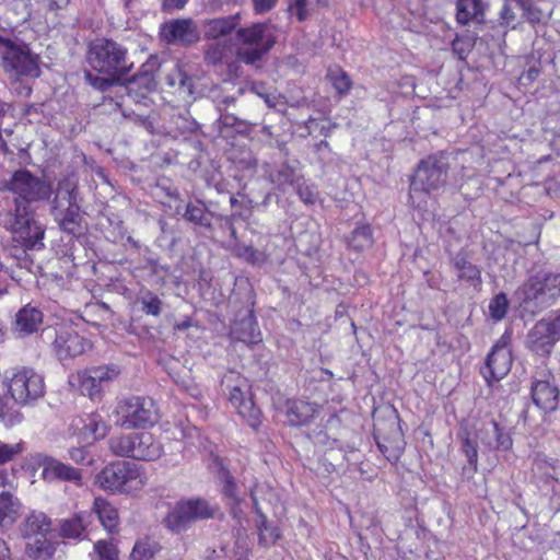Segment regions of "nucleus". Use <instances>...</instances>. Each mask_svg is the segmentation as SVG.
<instances>
[{"mask_svg":"<svg viewBox=\"0 0 560 560\" xmlns=\"http://www.w3.org/2000/svg\"><path fill=\"white\" fill-rule=\"evenodd\" d=\"M458 440L465 455H478L480 447L483 452L506 453L513 446L510 430L493 419H464L459 423Z\"/></svg>","mask_w":560,"mask_h":560,"instance_id":"obj_1","label":"nucleus"},{"mask_svg":"<svg viewBox=\"0 0 560 560\" xmlns=\"http://www.w3.org/2000/svg\"><path fill=\"white\" fill-rule=\"evenodd\" d=\"M113 415L115 424L124 429H149L160 420L158 405L148 396L118 399Z\"/></svg>","mask_w":560,"mask_h":560,"instance_id":"obj_2","label":"nucleus"},{"mask_svg":"<svg viewBox=\"0 0 560 560\" xmlns=\"http://www.w3.org/2000/svg\"><path fill=\"white\" fill-rule=\"evenodd\" d=\"M14 209L0 217V224L12 234L16 235L25 249H40L44 247L45 229L34 219V213L28 205L14 199Z\"/></svg>","mask_w":560,"mask_h":560,"instance_id":"obj_3","label":"nucleus"},{"mask_svg":"<svg viewBox=\"0 0 560 560\" xmlns=\"http://www.w3.org/2000/svg\"><path fill=\"white\" fill-rule=\"evenodd\" d=\"M450 164L444 152L429 154L418 163L410 178L409 197L422 192L431 195L447 183Z\"/></svg>","mask_w":560,"mask_h":560,"instance_id":"obj_4","label":"nucleus"},{"mask_svg":"<svg viewBox=\"0 0 560 560\" xmlns=\"http://www.w3.org/2000/svg\"><path fill=\"white\" fill-rule=\"evenodd\" d=\"M88 62L98 73L120 78L130 71L127 65V49L113 39L98 38L88 51Z\"/></svg>","mask_w":560,"mask_h":560,"instance_id":"obj_5","label":"nucleus"},{"mask_svg":"<svg viewBox=\"0 0 560 560\" xmlns=\"http://www.w3.org/2000/svg\"><path fill=\"white\" fill-rule=\"evenodd\" d=\"M516 295L525 305L551 306L560 298V273L538 271L518 287Z\"/></svg>","mask_w":560,"mask_h":560,"instance_id":"obj_6","label":"nucleus"},{"mask_svg":"<svg viewBox=\"0 0 560 560\" xmlns=\"http://www.w3.org/2000/svg\"><path fill=\"white\" fill-rule=\"evenodd\" d=\"M22 535L26 540L25 556L50 559L55 553L51 542V521L42 512L31 513L22 524Z\"/></svg>","mask_w":560,"mask_h":560,"instance_id":"obj_7","label":"nucleus"},{"mask_svg":"<svg viewBox=\"0 0 560 560\" xmlns=\"http://www.w3.org/2000/svg\"><path fill=\"white\" fill-rule=\"evenodd\" d=\"M1 67L11 78H38L40 75L39 57L30 51L26 45H18L0 36Z\"/></svg>","mask_w":560,"mask_h":560,"instance_id":"obj_8","label":"nucleus"},{"mask_svg":"<svg viewBox=\"0 0 560 560\" xmlns=\"http://www.w3.org/2000/svg\"><path fill=\"white\" fill-rule=\"evenodd\" d=\"M236 37L243 45L250 46L238 51V58L247 65L261 60L276 44L275 27L270 22L240 27L236 30Z\"/></svg>","mask_w":560,"mask_h":560,"instance_id":"obj_9","label":"nucleus"},{"mask_svg":"<svg viewBox=\"0 0 560 560\" xmlns=\"http://www.w3.org/2000/svg\"><path fill=\"white\" fill-rule=\"evenodd\" d=\"M120 374L115 364H105L79 370L69 375L70 387L91 400L100 401L103 398V384L113 382Z\"/></svg>","mask_w":560,"mask_h":560,"instance_id":"obj_10","label":"nucleus"},{"mask_svg":"<svg viewBox=\"0 0 560 560\" xmlns=\"http://www.w3.org/2000/svg\"><path fill=\"white\" fill-rule=\"evenodd\" d=\"M217 509L205 499H189L176 503L164 518V525L173 533L185 532L192 523L212 518Z\"/></svg>","mask_w":560,"mask_h":560,"instance_id":"obj_11","label":"nucleus"},{"mask_svg":"<svg viewBox=\"0 0 560 560\" xmlns=\"http://www.w3.org/2000/svg\"><path fill=\"white\" fill-rule=\"evenodd\" d=\"M3 190L12 192L21 203L48 200L51 186L44 179L33 175L28 170H18L4 183Z\"/></svg>","mask_w":560,"mask_h":560,"instance_id":"obj_12","label":"nucleus"},{"mask_svg":"<svg viewBox=\"0 0 560 560\" xmlns=\"http://www.w3.org/2000/svg\"><path fill=\"white\" fill-rule=\"evenodd\" d=\"M44 376L32 368L15 370L8 383L10 397L19 405H27L42 398L45 394Z\"/></svg>","mask_w":560,"mask_h":560,"instance_id":"obj_13","label":"nucleus"},{"mask_svg":"<svg viewBox=\"0 0 560 560\" xmlns=\"http://www.w3.org/2000/svg\"><path fill=\"white\" fill-rule=\"evenodd\" d=\"M226 381L232 383L229 385V401L237 410L238 416L250 428L257 430L261 424V411L250 397L245 396L250 388L247 378L231 372L230 376H226Z\"/></svg>","mask_w":560,"mask_h":560,"instance_id":"obj_14","label":"nucleus"},{"mask_svg":"<svg viewBox=\"0 0 560 560\" xmlns=\"http://www.w3.org/2000/svg\"><path fill=\"white\" fill-rule=\"evenodd\" d=\"M373 436L383 455H400L404 452L406 442L396 411L389 417L374 420Z\"/></svg>","mask_w":560,"mask_h":560,"instance_id":"obj_15","label":"nucleus"},{"mask_svg":"<svg viewBox=\"0 0 560 560\" xmlns=\"http://www.w3.org/2000/svg\"><path fill=\"white\" fill-rule=\"evenodd\" d=\"M71 429L77 438L78 447L72 446L70 455H73L74 450L80 452V455H86L89 446L106 436L108 427L100 413L92 412L74 418Z\"/></svg>","mask_w":560,"mask_h":560,"instance_id":"obj_16","label":"nucleus"},{"mask_svg":"<svg viewBox=\"0 0 560 560\" xmlns=\"http://www.w3.org/2000/svg\"><path fill=\"white\" fill-rule=\"evenodd\" d=\"M512 364L511 335L504 332L488 353L481 374L489 384L499 382L509 374Z\"/></svg>","mask_w":560,"mask_h":560,"instance_id":"obj_17","label":"nucleus"},{"mask_svg":"<svg viewBox=\"0 0 560 560\" xmlns=\"http://www.w3.org/2000/svg\"><path fill=\"white\" fill-rule=\"evenodd\" d=\"M51 212L65 232L72 235L81 232L83 217L74 190L57 195L51 203Z\"/></svg>","mask_w":560,"mask_h":560,"instance_id":"obj_18","label":"nucleus"},{"mask_svg":"<svg viewBox=\"0 0 560 560\" xmlns=\"http://www.w3.org/2000/svg\"><path fill=\"white\" fill-rule=\"evenodd\" d=\"M529 394L537 408L546 412L558 408L560 390L550 370L536 371L532 375Z\"/></svg>","mask_w":560,"mask_h":560,"instance_id":"obj_19","label":"nucleus"},{"mask_svg":"<svg viewBox=\"0 0 560 560\" xmlns=\"http://www.w3.org/2000/svg\"><path fill=\"white\" fill-rule=\"evenodd\" d=\"M110 448L114 455H154L160 451L152 434L145 432L115 436L110 440Z\"/></svg>","mask_w":560,"mask_h":560,"instance_id":"obj_20","label":"nucleus"},{"mask_svg":"<svg viewBox=\"0 0 560 560\" xmlns=\"http://www.w3.org/2000/svg\"><path fill=\"white\" fill-rule=\"evenodd\" d=\"M139 471L128 462H115L106 466L97 476L96 483L106 491H120L129 481L136 480Z\"/></svg>","mask_w":560,"mask_h":560,"instance_id":"obj_21","label":"nucleus"},{"mask_svg":"<svg viewBox=\"0 0 560 560\" xmlns=\"http://www.w3.org/2000/svg\"><path fill=\"white\" fill-rule=\"evenodd\" d=\"M52 345L58 359L61 361L82 355L92 347L90 340L71 328L60 329Z\"/></svg>","mask_w":560,"mask_h":560,"instance_id":"obj_22","label":"nucleus"},{"mask_svg":"<svg viewBox=\"0 0 560 560\" xmlns=\"http://www.w3.org/2000/svg\"><path fill=\"white\" fill-rule=\"evenodd\" d=\"M162 34L168 44H180L183 46H190L200 38L198 27L191 19L170 21L163 26Z\"/></svg>","mask_w":560,"mask_h":560,"instance_id":"obj_23","label":"nucleus"},{"mask_svg":"<svg viewBox=\"0 0 560 560\" xmlns=\"http://www.w3.org/2000/svg\"><path fill=\"white\" fill-rule=\"evenodd\" d=\"M284 408L287 423L291 427L308 425L320 413V407L317 404L296 398L287 399Z\"/></svg>","mask_w":560,"mask_h":560,"instance_id":"obj_24","label":"nucleus"},{"mask_svg":"<svg viewBox=\"0 0 560 560\" xmlns=\"http://www.w3.org/2000/svg\"><path fill=\"white\" fill-rule=\"evenodd\" d=\"M210 468L222 483V492L230 501L231 511L234 516H236L238 506L243 502V498L238 495L237 485L231 474L230 466L222 459V457H214Z\"/></svg>","mask_w":560,"mask_h":560,"instance_id":"obj_25","label":"nucleus"},{"mask_svg":"<svg viewBox=\"0 0 560 560\" xmlns=\"http://www.w3.org/2000/svg\"><path fill=\"white\" fill-rule=\"evenodd\" d=\"M559 340L545 318L538 320L528 332V348L538 355H549Z\"/></svg>","mask_w":560,"mask_h":560,"instance_id":"obj_26","label":"nucleus"},{"mask_svg":"<svg viewBox=\"0 0 560 560\" xmlns=\"http://www.w3.org/2000/svg\"><path fill=\"white\" fill-rule=\"evenodd\" d=\"M156 89L154 75L148 71L139 72L126 83L127 94L136 103L147 105L150 95Z\"/></svg>","mask_w":560,"mask_h":560,"instance_id":"obj_27","label":"nucleus"},{"mask_svg":"<svg viewBox=\"0 0 560 560\" xmlns=\"http://www.w3.org/2000/svg\"><path fill=\"white\" fill-rule=\"evenodd\" d=\"M488 3L485 0H457L455 20L459 25L481 24L486 20Z\"/></svg>","mask_w":560,"mask_h":560,"instance_id":"obj_28","label":"nucleus"},{"mask_svg":"<svg viewBox=\"0 0 560 560\" xmlns=\"http://www.w3.org/2000/svg\"><path fill=\"white\" fill-rule=\"evenodd\" d=\"M452 264L457 271V280L467 283L475 290H480L482 284L481 268L472 264L465 253H458Z\"/></svg>","mask_w":560,"mask_h":560,"instance_id":"obj_29","label":"nucleus"},{"mask_svg":"<svg viewBox=\"0 0 560 560\" xmlns=\"http://www.w3.org/2000/svg\"><path fill=\"white\" fill-rule=\"evenodd\" d=\"M240 24V14L215 18L205 21V38L218 39L231 34Z\"/></svg>","mask_w":560,"mask_h":560,"instance_id":"obj_30","label":"nucleus"},{"mask_svg":"<svg viewBox=\"0 0 560 560\" xmlns=\"http://www.w3.org/2000/svg\"><path fill=\"white\" fill-rule=\"evenodd\" d=\"M43 323V314L36 307L25 306L15 316L16 329L24 334L36 331Z\"/></svg>","mask_w":560,"mask_h":560,"instance_id":"obj_31","label":"nucleus"},{"mask_svg":"<svg viewBox=\"0 0 560 560\" xmlns=\"http://www.w3.org/2000/svg\"><path fill=\"white\" fill-rule=\"evenodd\" d=\"M374 244L373 231L369 223L359 224L347 240L348 248L362 253Z\"/></svg>","mask_w":560,"mask_h":560,"instance_id":"obj_32","label":"nucleus"},{"mask_svg":"<svg viewBox=\"0 0 560 560\" xmlns=\"http://www.w3.org/2000/svg\"><path fill=\"white\" fill-rule=\"evenodd\" d=\"M326 80L335 89L339 97L348 95L353 86L350 75L340 66H330L326 72Z\"/></svg>","mask_w":560,"mask_h":560,"instance_id":"obj_33","label":"nucleus"},{"mask_svg":"<svg viewBox=\"0 0 560 560\" xmlns=\"http://www.w3.org/2000/svg\"><path fill=\"white\" fill-rule=\"evenodd\" d=\"M21 504L10 492L0 493V526H11L20 515Z\"/></svg>","mask_w":560,"mask_h":560,"instance_id":"obj_34","label":"nucleus"},{"mask_svg":"<svg viewBox=\"0 0 560 560\" xmlns=\"http://www.w3.org/2000/svg\"><path fill=\"white\" fill-rule=\"evenodd\" d=\"M94 511L101 524L108 533H115L118 526V512L106 500L96 498L94 500Z\"/></svg>","mask_w":560,"mask_h":560,"instance_id":"obj_35","label":"nucleus"},{"mask_svg":"<svg viewBox=\"0 0 560 560\" xmlns=\"http://www.w3.org/2000/svg\"><path fill=\"white\" fill-rule=\"evenodd\" d=\"M249 495L253 501V506L257 515L264 514L261 512V503L273 504L278 501V494L272 487L267 483H256L249 490Z\"/></svg>","mask_w":560,"mask_h":560,"instance_id":"obj_36","label":"nucleus"},{"mask_svg":"<svg viewBox=\"0 0 560 560\" xmlns=\"http://www.w3.org/2000/svg\"><path fill=\"white\" fill-rule=\"evenodd\" d=\"M184 219L206 229L211 228V220L208 215L207 207L203 202H188L185 209Z\"/></svg>","mask_w":560,"mask_h":560,"instance_id":"obj_37","label":"nucleus"},{"mask_svg":"<svg viewBox=\"0 0 560 560\" xmlns=\"http://www.w3.org/2000/svg\"><path fill=\"white\" fill-rule=\"evenodd\" d=\"M44 477L47 479L57 478L69 481H79L81 479L79 470L59 462H51V464L44 469Z\"/></svg>","mask_w":560,"mask_h":560,"instance_id":"obj_38","label":"nucleus"},{"mask_svg":"<svg viewBox=\"0 0 560 560\" xmlns=\"http://www.w3.org/2000/svg\"><path fill=\"white\" fill-rule=\"evenodd\" d=\"M160 550L159 542L150 538H143L136 541L130 557L132 560H152Z\"/></svg>","mask_w":560,"mask_h":560,"instance_id":"obj_39","label":"nucleus"},{"mask_svg":"<svg viewBox=\"0 0 560 560\" xmlns=\"http://www.w3.org/2000/svg\"><path fill=\"white\" fill-rule=\"evenodd\" d=\"M258 516L260 518L257 524L259 544L265 547L275 545L280 538V529L270 525L265 514Z\"/></svg>","mask_w":560,"mask_h":560,"instance_id":"obj_40","label":"nucleus"},{"mask_svg":"<svg viewBox=\"0 0 560 560\" xmlns=\"http://www.w3.org/2000/svg\"><path fill=\"white\" fill-rule=\"evenodd\" d=\"M232 55L231 45L213 44L205 52V60L208 65L218 66L228 63Z\"/></svg>","mask_w":560,"mask_h":560,"instance_id":"obj_41","label":"nucleus"},{"mask_svg":"<svg viewBox=\"0 0 560 560\" xmlns=\"http://www.w3.org/2000/svg\"><path fill=\"white\" fill-rule=\"evenodd\" d=\"M139 301L142 305L141 310L144 314L158 317L162 313V300L150 290H145L143 294L139 298Z\"/></svg>","mask_w":560,"mask_h":560,"instance_id":"obj_42","label":"nucleus"},{"mask_svg":"<svg viewBox=\"0 0 560 560\" xmlns=\"http://www.w3.org/2000/svg\"><path fill=\"white\" fill-rule=\"evenodd\" d=\"M489 314L490 317L495 320H502L508 313L509 310V300L504 292H500L495 294L489 302Z\"/></svg>","mask_w":560,"mask_h":560,"instance_id":"obj_43","label":"nucleus"},{"mask_svg":"<svg viewBox=\"0 0 560 560\" xmlns=\"http://www.w3.org/2000/svg\"><path fill=\"white\" fill-rule=\"evenodd\" d=\"M518 8L523 11V18L532 25L539 24L542 21V11L532 0H515Z\"/></svg>","mask_w":560,"mask_h":560,"instance_id":"obj_44","label":"nucleus"},{"mask_svg":"<svg viewBox=\"0 0 560 560\" xmlns=\"http://www.w3.org/2000/svg\"><path fill=\"white\" fill-rule=\"evenodd\" d=\"M85 528L84 520L81 515H77L63 522L61 533L67 538H78Z\"/></svg>","mask_w":560,"mask_h":560,"instance_id":"obj_45","label":"nucleus"},{"mask_svg":"<svg viewBox=\"0 0 560 560\" xmlns=\"http://www.w3.org/2000/svg\"><path fill=\"white\" fill-rule=\"evenodd\" d=\"M94 551L96 552V560H118V549L107 540H98L94 544Z\"/></svg>","mask_w":560,"mask_h":560,"instance_id":"obj_46","label":"nucleus"},{"mask_svg":"<svg viewBox=\"0 0 560 560\" xmlns=\"http://www.w3.org/2000/svg\"><path fill=\"white\" fill-rule=\"evenodd\" d=\"M118 78H102L98 75H94L91 72L85 73V80L89 82L91 86L101 92L107 91L117 80Z\"/></svg>","mask_w":560,"mask_h":560,"instance_id":"obj_47","label":"nucleus"},{"mask_svg":"<svg viewBox=\"0 0 560 560\" xmlns=\"http://www.w3.org/2000/svg\"><path fill=\"white\" fill-rule=\"evenodd\" d=\"M307 0H293L289 4V10L294 12L299 22H303L307 19Z\"/></svg>","mask_w":560,"mask_h":560,"instance_id":"obj_48","label":"nucleus"},{"mask_svg":"<svg viewBox=\"0 0 560 560\" xmlns=\"http://www.w3.org/2000/svg\"><path fill=\"white\" fill-rule=\"evenodd\" d=\"M296 192L300 199L306 205H313L316 201V192L308 185H299Z\"/></svg>","mask_w":560,"mask_h":560,"instance_id":"obj_49","label":"nucleus"},{"mask_svg":"<svg viewBox=\"0 0 560 560\" xmlns=\"http://www.w3.org/2000/svg\"><path fill=\"white\" fill-rule=\"evenodd\" d=\"M278 0H252L253 10L256 14H264L271 11Z\"/></svg>","mask_w":560,"mask_h":560,"instance_id":"obj_50","label":"nucleus"},{"mask_svg":"<svg viewBox=\"0 0 560 560\" xmlns=\"http://www.w3.org/2000/svg\"><path fill=\"white\" fill-rule=\"evenodd\" d=\"M26 451L24 442H19L14 445L0 442V455H19Z\"/></svg>","mask_w":560,"mask_h":560,"instance_id":"obj_51","label":"nucleus"},{"mask_svg":"<svg viewBox=\"0 0 560 560\" xmlns=\"http://www.w3.org/2000/svg\"><path fill=\"white\" fill-rule=\"evenodd\" d=\"M516 16L512 7L505 2L500 11L501 24L510 25L515 21Z\"/></svg>","mask_w":560,"mask_h":560,"instance_id":"obj_52","label":"nucleus"},{"mask_svg":"<svg viewBox=\"0 0 560 560\" xmlns=\"http://www.w3.org/2000/svg\"><path fill=\"white\" fill-rule=\"evenodd\" d=\"M259 252L255 249L253 246H244L242 252L238 253V256L244 258L246 261L250 264H255L259 259Z\"/></svg>","mask_w":560,"mask_h":560,"instance_id":"obj_53","label":"nucleus"},{"mask_svg":"<svg viewBox=\"0 0 560 560\" xmlns=\"http://www.w3.org/2000/svg\"><path fill=\"white\" fill-rule=\"evenodd\" d=\"M463 45L464 42L459 37H456L452 42V49L458 56L459 59L465 60L469 47L467 46L466 48H464Z\"/></svg>","mask_w":560,"mask_h":560,"instance_id":"obj_54","label":"nucleus"},{"mask_svg":"<svg viewBox=\"0 0 560 560\" xmlns=\"http://www.w3.org/2000/svg\"><path fill=\"white\" fill-rule=\"evenodd\" d=\"M547 325H549L553 334L560 338V308L553 312L552 318L547 319Z\"/></svg>","mask_w":560,"mask_h":560,"instance_id":"obj_55","label":"nucleus"},{"mask_svg":"<svg viewBox=\"0 0 560 560\" xmlns=\"http://www.w3.org/2000/svg\"><path fill=\"white\" fill-rule=\"evenodd\" d=\"M541 69L540 67H530L525 72H523L522 78L526 80L528 83H533L540 75Z\"/></svg>","mask_w":560,"mask_h":560,"instance_id":"obj_56","label":"nucleus"},{"mask_svg":"<svg viewBox=\"0 0 560 560\" xmlns=\"http://www.w3.org/2000/svg\"><path fill=\"white\" fill-rule=\"evenodd\" d=\"M47 2L50 11H58L66 8L70 0H47Z\"/></svg>","mask_w":560,"mask_h":560,"instance_id":"obj_57","label":"nucleus"},{"mask_svg":"<svg viewBox=\"0 0 560 560\" xmlns=\"http://www.w3.org/2000/svg\"><path fill=\"white\" fill-rule=\"evenodd\" d=\"M188 0H164V5L168 9H183Z\"/></svg>","mask_w":560,"mask_h":560,"instance_id":"obj_58","label":"nucleus"},{"mask_svg":"<svg viewBox=\"0 0 560 560\" xmlns=\"http://www.w3.org/2000/svg\"><path fill=\"white\" fill-rule=\"evenodd\" d=\"M192 326V319L190 317H186L184 320L177 322L174 325V329L178 331H184Z\"/></svg>","mask_w":560,"mask_h":560,"instance_id":"obj_59","label":"nucleus"},{"mask_svg":"<svg viewBox=\"0 0 560 560\" xmlns=\"http://www.w3.org/2000/svg\"><path fill=\"white\" fill-rule=\"evenodd\" d=\"M0 560H11L10 549L7 542L0 538Z\"/></svg>","mask_w":560,"mask_h":560,"instance_id":"obj_60","label":"nucleus"},{"mask_svg":"<svg viewBox=\"0 0 560 560\" xmlns=\"http://www.w3.org/2000/svg\"><path fill=\"white\" fill-rule=\"evenodd\" d=\"M177 80L180 86H184L186 81L189 80V77L182 70L180 67H177Z\"/></svg>","mask_w":560,"mask_h":560,"instance_id":"obj_61","label":"nucleus"},{"mask_svg":"<svg viewBox=\"0 0 560 560\" xmlns=\"http://www.w3.org/2000/svg\"><path fill=\"white\" fill-rule=\"evenodd\" d=\"M7 401L0 396V420L5 418Z\"/></svg>","mask_w":560,"mask_h":560,"instance_id":"obj_62","label":"nucleus"},{"mask_svg":"<svg viewBox=\"0 0 560 560\" xmlns=\"http://www.w3.org/2000/svg\"><path fill=\"white\" fill-rule=\"evenodd\" d=\"M22 419H23L22 413H20V412H15L14 415H11V416H10L9 422H10L11 424H13V423H18V422H21V421H22Z\"/></svg>","mask_w":560,"mask_h":560,"instance_id":"obj_63","label":"nucleus"},{"mask_svg":"<svg viewBox=\"0 0 560 560\" xmlns=\"http://www.w3.org/2000/svg\"><path fill=\"white\" fill-rule=\"evenodd\" d=\"M363 465H365V463H364V462H361V463H360V469H361V474H362V476H363L365 479H371V478L373 477V475H372V474H370V475H369V474H366V472L363 470Z\"/></svg>","mask_w":560,"mask_h":560,"instance_id":"obj_64","label":"nucleus"}]
</instances>
